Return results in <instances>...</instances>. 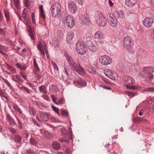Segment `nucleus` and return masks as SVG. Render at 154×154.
<instances>
[{
	"instance_id": "1",
	"label": "nucleus",
	"mask_w": 154,
	"mask_h": 154,
	"mask_svg": "<svg viewBox=\"0 0 154 154\" xmlns=\"http://www.w3.org/2000/svg\"><path fill=\"white\" fill-rule=\"evenodd\" d=\"M66 60L69 65L71 68L80 75L85 73V71L83 67L80 64H77L74 62L73 58L68 55L66 56Z\"/></svg>"
},
{
	"instance_id": "26",
	"label": "nucleus",
	"mask_w": 154,
	"mask_h": 154,
	"mask_svg": "<svg viewBox=\"0 0 154 154\" xmlns=\"http://www.w3.org/2000/svg\"><path fill=\"white\" fill-rule=\"evenodd\" d=\"M125 86L127 88L130 89L132 90H138L140 89V87L138 86L129 85H125Z\"/></svg>"
},
{
	"instance_id": "64",
	"label": "nucleus",
	"mask_w": 154,
	"mask_h": 154,
	"mask_svg": "<svg viewBox=\"0 0 154 154\" xmlns=\"http://www.w3.org/2000/svg\"><path fill=\"white\" fill-rule=\"evenodd\" d=\"M6 115L7 119L9 121L12 119V118H11V117L9 114L6 113Z\"/></svg>"
},
{
	"instance_id": "28",
	"label": "nucleus",
	"mask_w": 154,
	"mask_h": 154,
	"mask_svg": "<svg viewBox=\"0 0 154 154\" xmlns=\"http://www.w3.org/2000/svg\"><path fill=\"white\" fill-rule=\"evenodd\" d=\"M22 138L19 135H16L14 137L15 142L16 143L21 144Z\"/></svg>"
},
{
	"instance_id": "15",
	"label": "nucleus",
	"mask_w": 154,
	"mask_h": 154,
	"mask_svg": "<svg viewBox=\"0 0 154 154\" xmlns=\"http://www.w3.org/2000/svg\"><path fill=\"white\" fill-rule=\"evenodd\" d=\"M111 15V14H109V13L107 15V16H109L110 17ZM109 23L111 26L112 27H116L117 23L116 19L113 18L112 17H111Z\"/></svg>"
},
{
	"instance_id": "9",
	"label": "nucleus",
	"mask_w": 154,
	"mask_h": 154,
	"mask_svg": "<svg viewBox=\"0 0 154 154\" xmlns=\"http://www.w3.org/2000/svg\"><path fill=\"white\" fill-rule=\"evenodd\" d=\"M99 61L102 64L106 65L110 64L112 62V60L109 56L104 55L101 57Z\"/></svg>"
},
{
	"instance_id": "42",
	"label": "nucleus",
	"mask_w": 154,
	"mask_h": 154,
	"mask_svg": "<svg viewBox=\"0 0 154 154\" xmlns=\"http://www.w3.org/2000/svg\"><path fill=\"white\" fill-rule=\"evenodd\" d=\"M6 35L5 31L2 29L0 27V35L4 37H5Z\"/></svg>"
},
{
	"instance_id": "62",
	"label": "nucleus",
	"mask_w": 154,
	"mask_h": 154,
	"mask_svg": "<svg viewBox=\"0 0 154 154\" xmlns=\"http://www.w3.org/2000/svg\"><path fill=\"white\" fill-rule=\"evenodd\" d=\"M100 86L105 89L108 90L111 89V88L110 87H107L105 85H100Z\"/></svg>"
},
{
	"instance_id": "21",
	"label": "nucleus",
	"mask_w": 154,
	"mask_h": 154,
	"mask_svg": "<svg viewBox=\"0 0 154 154\" xmlns=\"http://www.w3.org/2000/svg\"><path fill=\"white\" fill-rule=\"evenodd\" d=\"M60 127H61L60 130V134L62 135L64 137H67V134H66V130L64 128V127L60 125Z\"/></svg>"
},
{
	"instance_id": "19",
	"label": "nucleus",
	"mask_w": 154,
	"mask_h": 154,
	"mask_svg": "<svg viewBox=\"0 0 154 154\" xmlns=\"http://www.w3.org/2000/svg\"><path fill=\"white\" fill-rule=\"evenodd\" d=\"M136 0H125L126 5L130 7H132L136 3Z\"/></svg>"
},
{
	"instance_id": "7",
	"label": "nucleus",
	"mask_w": 154,
	"mask_h": 154,
	"mask_svg": "<svg viewBox=\"0 0 154 154\" xmlns=\"http://www.w3.org/2000/svg\"><path fill=\"white\" fill-rule=\"evenodd\" d=\"M66 18H63L66 21V23L67 26L70 28L73 27L75 25V22L72 16L71 15L65 16Z\"/></svg>"
},
{
	"instance_id": "14",
	"label": "nucleus",
	"mask_w": 154,
	"mask_h": 154,
	"mask_svg": "<svg viewBox=\"0 0 154 154\" xmlns=\"http://www.w3.org/2000/svg\"><path fill=\"white\" fill-rule=\"evenodd\" d=\"M134 122L136 123H148V120L146 119L143 117H139L135 118L134 119Z\"/></svg>"
},
{
	"instance_id": "52",
	"label": "nucleus",
	"mask_w": 154,
	"mask_h": 154,
	"mask_svg": "<svg viewBox=\"0 0 154 154\" xmlns=\"http://www.w3.org/2000/svg\"><path fill=\"white\" fill-rule=\"evenodd\" d=\"M51 119L53 122H60V121L58 119H56L55 117H51Z\"/></svg>"
},
{
	"instance_id": "11",
	"label": "nucleus",
	"mask_w": 154,
	"mask_h": 154,
	"mask_svg": "<svg viewBox=\"0 0 154 154\" xmlns=\"http://www.w3.org/2000/svg\"><path fill=\"white\" fill-rule=\"evenodd\" d=\"M87 46L90 51L93 52H96L98 49L97 45L95 42L90 43L89 45H87Z\"/></svg>"
},
{
	"instance_id": "13",
	"label": "nucleus",
	"mask_w": 154,
	"mask_h": 154,
	"mask_svg": "<svg viewBox=\"0 0 154 154\" xmlns=\"http://www.w3.org/2000/svg\"><path fill=\"white\" fill-rule=\"evenodd\" d=\"M146 53L144 50L142 49H139L137 54V56L139 57L144 59L146 57Z\"/></svg>"
},
{
	"instance_id": "55",
	"label": "nucleus",
	"mask_w": 154,
	"mask_h": 154,
	"mask_svg": "<svg viewBox=\"0 0 154 154\" xmlns=\"http://www.w3.org/2000/svg\"><path fill=\"white\" fill-rule=\"evenodd\" d=\"M64 139L63 138H60V141L61 142H62L63 141H66V142H68L69 143V141L67 139V137H64Z\"/></svg>"
},
{
	"instance_id": "48",
	"label": "nucleus",
	"mask_w": 154,
	"mask_h": 154,
	"mask_svg": "<svg viewBox=\"0 0 154 154\" xmlns=\"http://www.w3.org/2000/svg\"><path fill=\"white\" fill-rule=\"evenodd\" d=\"M61 113L62 114L63 116H68V112L64 109L61 110Z\"/></svg>"
},
{
	"instance_id": "23",
	"label": "nucleus",
	"mask_w": 154,
	"mask_h": 154,
	"mask_svg": "<svg viewBox=\"0 0 154 154\" xmlns=\"http://www.w3.org/2000/svg\"><path fill=\"white\" fill-rule=\"evenodd\" d=\"M126 79H127L126 83L128 84L129 85H131L134 82V80L130 76H127Z\"/></svg>"
},
{
	"instance_id": "43",
	"label": "nucleus",
	"mask_w": 154,
	"mask_h": 154,
	"mask_svg": "<svg viewBox=\"0 0 154 154\" xmlns=\"http://www.w3.org/2000/svg\"><path fill=\"white\" fill-rule=\"evenodd\" d=\"M91 37L88 36L86 37L85 41L86 42V45H89L90 43H92V42L91 41Z\"/></svg>"
},
{
	"instance_id": "51",
	"label": "nucleus",
	"mask_w": 154,
	"mask_h": 154,
	"mask_svg": "<svg viewBox=\"0 0 154 154\" xmlns=\"http://www.w3.org/2000/svg\"><path fill=\"white\" fill-rule=\"evenodd\" d=\"M11 124L12 126H14L15 125H16L17 124L15 122L14 120L12 118L9 121Z\"/></svg>"
},
{
	"instance_id": "45",
	"label": "nucleus",
	"mask_w": 154,
	"mask_h": 154,
	"mask_svg": "<svg viewBox=\"0 0 154 154\" xmlns=\"http://www.w3.org/2000/svg\"><path fill=\"white\" fill-rule=\"evenodd\" d=\"M63 35V33L61 30H58L57 31V36L58 38L62 37Z\"/></svg>"
},
{
	"instance_id": "27",
	"label": "nucleus",
	"mask_w": 154,
	"mask_h": 154,
	"mask_svg": "<svg viewBox=\"0 0 154 154\" xmlns=\"http://www.w3.org/2000/svg\"><path fill=\"white\" fill-rule=\"evenodd\" d=\"M94 35L96 38L101 39L103 38V35L101 32L100 31L96 32Z\"/></svg>"
},
{
	"instance_id": "24",
	"label": "nucleus",
	"mask_w": 154,
	"mask_h": 154,
	"mask_svg": "<svg viewBox=\"0 0 154 154\" xmlns=\"http://www.w3.org/2000/svg\"><path fill=\"white\" fill-rule=\"evenodd\" d=\"M52 146L56 150H59L61 147V145L59 143L57 142H54L52 143Z\"/></svg>"
},
{
	"instance_id": "12",
	"label": "nucleus",
	"mask_w": 154,
	"mask_h": 154,
	"mask_svg": "<svg viewBox=\"0 0 154 154\" xmlns=\"http://www.w3.org/2000/svg\"><path fill=\"white\" fill-rule=\"evenodd\" d=\"M74 34L73 32L70 31L68 32L66 36V40L70 44L73 43L72 39L73 38Z\"/></svg>"
},
{
	"instance_id": "35",
	"label": "nucleus",
	"mask_w": 154,
	"mask_h": 154,
	"mask_svg": "<svg viewBox=\"0 0 154 154\" xmlns=\"http://www.w3.org/2000/svg\"><path fill=\"white\" fill-rule=\"evenodd\" d=\"M39 89L41 92L44 93H45L47 92L45 87L44 85H42L39 86Z\"/></svg>"
},
{
	"instance_id": "54",
	"label": "nucleus",
	"mask_w": 154,
	"mask_h": 154,
	"mask_svg": "<svg viewBox=\"0 0 154 154\" xmlns=\"http://www.w3.org/2000/svg\"><path fill=\"white\" fill-rule=\"evenodd\" d=\"M15 78L17 79V80L19 81L20 82H23V80L21 79L19 76L18 75H17L15 76Z\"/></svg>"
},
{
	"instance_id": "33",
	"label": "nucleus",
	"mask_w": 154,
	"mask_h": 154,
	"mask_svg": "<svg viewBox=\"0 0 154 154\" xmlns=\"http://www.w3.org/2000/svg\"><path fill=\"white\" fill-rule=\"evenodd\" d=\"M33 65L34 66V67L35 69V70L37 71H40V69L37 64L35 59V58H34L33 59Z\"/></svg>"
},
{
	"instance_id": "17",
	"label": "nucleus",
	"mask_w": 154,
	"mask_h": 154,
	"mask_svg": "<svg viewBox=\"0 0 154 154\" xmlns=\"http://www.w3.org/2000/svg\"><path fill=\"white\" fill-rule=\"evenodd\" d=\"M85 68L87 71L91 73L95 74L96 73L95 68L90 65H86Z\"/></svg>"
},
{
	"instance_id": "41",
	"label": "nucleus",
	"mask_w": 154,
	"mask_h": 154,
	"mask_svg": "<svg viewBox=\"0 0 154 154\" xmlns=\"http://www.w3.org/2000/svg\"><path fill=\"white\" fill-rule=\"evenodd\" d=\"M2 79L3 80V81L5 82L6 83V84L8 86L9 88L11 89V88L12 87V86L10 83L6 79H5L4 78H2Z\"/></svg>"
},
{
	"instance_id": "40",
	"label": "nucleus",
	"mask_w": 154,
	"mask_h": 154,
	"mask_svg": "<svg viewBox=\"0 0 154 154\" xmlns=\"http://www.w3.org/2000/svg\"><path fill=\"white\" fill-rule=\"evenodd\" d=\"M13 1L16 8L17 9H19L20 6L19 0H13Z\"/></svg>"
},
{
	"instance_id": "31",
	"label": "nucleus",
	"mask_w": 154,
	"mask_h": 154,
	"mask_svg": "<svg viewBox=\"0 0 154 154\" xmlns=\"http://www.w3.org/2000/svg\"><path fill=\"white\" fill-rule=\"evenodd\" d=\"M13 109L18 112L20 114H22V112L21 111L20 109L16 105H14L13 106Z\"/></svg>"
},
{
	"instance_id": "58",
	"label": "nucleus",
	"mask_w": 154,
	"mask_h": 154,
	"mask_svg": "<svg viewBox=\"0 0 154 154\" xmlns=\"http://www.w3.org/2000/svg\"><path fill=\"white\" fill-rule=\"evenodd\" d=\"M8 129L9 131L11 133L14 134L16 132L15 130L13 128L11 127V128H9Z\"/></svg>"
},
{
	"instance_id": "32",
	"label": "nucleus",
	"mask_w": 154,
	"mask_h": 154,
	"mask_svg": "<svg viewBox=\"0 0 154 154\" xmlns=\"http://www.w3.org/2000/svg\"><path fill=\"white\" fill-rule=\"evenodd\" d=\"M64 71H63V72H65L67 77H69L70 75L69 73L70 72V69L68 67H64Z\"/></svg>"
},
{
	"instance_id": "39",
	"label": "nucleus",
	"mask_w": 154,
	"mask_h": 154,
	"mask_svg": "<svg viewBox=\"0 0 154 154\" xmlns=\"http://www.w3.org/2000/svg\"><path fill=\"white\" fill-rule=\"evenodd\" d=\"M7 66L8 67V69L10 70L13 73H15L16 72V69L14 68L12 66H10L8 64H7Z\"/></svg>"
},
{
	"instance_id": "20",
	"label": "nucleus",
	"mask_w": 154,
	"mask_h": 154,
	"mask_svg": "<svg viewBox=\"0 0 154 154\" xmlns=\"http://www.w3.org/2000/svg\"><path fill=\"white\" fill-rule=\"evenodd\" d=\"M77 85L81 87H85L86 86V82L80 78L77 81L75 82Z\"/></svg>"
},
{
	"instance_id": "22",
	"label": "nucleus",
	"mask_w": 154,
	"mask_h": 154,
	"mask_svg": "<svg viewBox=\"0 0 154 154\" xmlns=\"http://www.w3.org/2000/svg\"><path fill=\"white\" fill-rule=\"evenodd\" d=\"M110 75V78L112 80H116L118 79V74L115 72L112 71Z\"/></svg>"
},
{
	"instance_id": "53",
	"label": "nucleus",
	"mask_w": 154,
	"mask_h": 154,
	"mask_svg": "<svg viewBox=\"0 0 154 154\" xmlns=\"http://www.w3.org/2000/svg\"><path fill=\"white\" fill-rule=\"evenodd\" d=\"M111 72H112V71L109 70L108 71L106 72L105 73L106 75L108 77L110 78V76H111Z\"/></svg>"
},
{
	"instance_id": "3",
	"label": "nucleus",
	"mask_w": 154,
	"mask_h": 154,
	"mask_svg": "<svg viewBox=\"0 0 154 154\" xmlns=\"http://www.w3.org/2000/svg\"><path fill=\"white\" fill-rule=\"evenodd\" d=\"M61 10V6L59 3H56L53 5L51 8L52 16L56 18L58 17L60 14Z\"/></svg>"
},
{
	"instance_id": "38",
	"label": "nucleus",
	"mask_w": 154,
	"mask_h": 154,
	"mask_svg": "<svg viewBox=\"0 0 154 154\" xmlns=\"http://www.w3.org/2000/svg\"><path fill=\"white\" fill-rule=\"evenodd\" d=\"M51 108L54 111L56 112L58 115H60V114L59 112V109L58 108L56 107L53 105H51Z\"/></svg>"
},
{
	"instance_id": "25",
	"label": "nucleus",
	"mask_w": 154,
	"mask_h": 154,
	"mask_svg": "<svg viewBox=\"0 0 154 154\" xmlns=\"http://www.w3.org/2000/svg\"><path fill=\"white\" fill-rule=\"evenodd\" d=\"M16 118L17 119V121L18 124V127L20 129H22V127L23 126V124L22 123L21 121L16 116Z\"/></svg>"
},
{
	"instance_id": "18",
	"label": "nucleus",
	"mask_w": 154,
	"mask_h": 154,
	"mask_svg": "<svg viewBox=\"0 0 154 154\" xmlns=\"http://www.w3.org/2000/svg\"><path fill=\"white\" fill-rule=\"evenodd\" d=\"M41 116L42 119V121L46 122L49 119V114L46 112H41Z\"/></svg>"
},
{
	"instance_id": "61",
	"label": "nucleus",
	"mask_w": 154,
	"mask_h": 154,
	"mask_svg": "<svg viewBox=\"0 0 154 154\" xmlns=\"http://www.w3.org/2000/svg\"><path fill=\"white\" fill-rule=\"evenodd\" d=\"M44 133L45 135L47 137H50L51 135V134L50 132L47 131H45Z\"/></svg>"
},
{
	"instance_id": "56",
	"label": "nucleus",
	"mask_w": 154,
	"mask_h": 154,
	"mask_svg": "<svg viewBox=\"0 0 154 154\" xmlns=\"http://www.w3.org/2000/svg\"><path fill=\"white\" fill-rule=\"evenodd\" d=\"M64 100V98L63 97H61L60 99L57 102V104H60L62 103L63 101Z\"/></svg>"
},
{
	"instance_id": "6",
	"label": "nucleus",
	"mask_w": 154,
	"mask_h": 154,
	"mask_svg": "<svg viewBox=\"0 0 154 154\" xmlns=\"http://www.w3.org/2000/svg\"><path fill=\"white\" fill-rule=\"evenodd\" d=\"M98 18L97 19V23L100 26L103 27L105 26L107 24L106 19L104 16L100 14L98 15Z\"/></svg>"
},
{
	"instance_id": "60",
	"label": "nucleus",
	"mask_w": 154,
	"mask_h": 154,
	"mask_svg": "<svg viewBox=\"0 0 154 154\" xmlns=\"http://www.w3.org/2000/svg\"><path fill=\"white\" fill-rule=\"evenodd\" d=\"M40 16L41 17H43L44 19L45 18V16L44 11H40Z\"/></svg>"
},
{
	"instance_id": "63",
	"label": "nucleus",
	"mask_w": 154,
	"mask_h": 154,
	"mask_svg": "<svg viewBox=\"0 0 154 154\" xmlns=\"http://www.w3.org/2000/svg\"><path fill=\"white\" fill-rule=\"evenodd\" d=\"M146 91H154V88H147L145 89Z\"/></svg>"
},
{
	"instance_id": "16",
	"label": "nucleus",
	"mask_w": 154,
	"mask_h": 154,
	"mask_svg": "<svg viewBox=\"0 0 154 154\" xmlns=\"http://www.w3.org/2000/svg\"><path fill=\"white\" fill-rule=\"evenodd\" d=\"M88 20L89 19L88 18L87 15L85 16L81 15L79 16V22L81 23H86Z\"/></svg>"
},
{
	"instance_id": "47",
	"label": "nucleus",
	"mask_w": 154,
	"mask_h": 154,
	"mask_svg": "<svg viewBox=\"0 0 154 154\" xmlns=\"http://www.w3.org/2000/svg\"><path fill=\"white\" fill-rule=\"evenodd\" d=\"M4 48V47L0 44V53H1L3 55H6V54L3 52Z\"/></svg>"
},
{
	"instance_id": "44",
	"label": "nucleus",
	"mask_w": 154,
	"mask_h": 154,
	"mask_svg": "<svg viewBox=\"0 0 154 154\" xmlns=\"http://www.w3.org/2000/svg\"><path fill=\"white\" fill-rule=\"evenodd\" d=\"M0 96L1 97H3L6 100H8V98L6 96H5L4 93L1 89H0Z\"/></svg>"
},
{
	"instance_id": "34",
	"label": "nucleus",
	"mask_w": 154,
	"mask_h": 154,
	"mask_svg": "<svg viewBox=\"0 0 154 154\" xmlns=\"http://www.w3.org/2000/svg\"><path fill=\"white\" fill-rule=\"evenodd\" d=\"M29 142L31 145L33 146H36L37 144V141L34 138H30L29 140Z\"/></svg>"
},
{
	"instance_id": "36",
	"label": "nucleus",
	"mask_w": 154,
	"mask_h": 154,
	"mask_svg": "<svg viewBox=\"0 0 154 154\" xmlns=\"http://www.w3.org/2000/svg\"><path fill=\"white\" fill-rule=\"evenodd\" d=\"M125 92L126 94L128 96L132 97L134 96L137 94V93L135 92L125 91Z\"/></svg>"
},
{
	"instance_id": "59",
	"label": "nucleus",
	"mask_w": 154,
	"mask_h": 154,
	"mask_svg": "<svg viewBox=\"0 0 154 154\" xmlns=\"http://www.w3.org/2000/svg\"><path fill=\"white\" fill-rule=\"evenodd\" d=\"M110 146V143L108 142L107 143H106L105 145V147L108 149L107 152H109L110 150V148H109V146Z\"/></svg>"
},
{
	"instance_id": "49",
	"label": "nucleus",
	"mask_w": 154,
	"mask_h": 154,
	"mask_svg": "<svg viewBox=\"0 0 154 154\" xmlns=\"http://www.w3.org/2000/svg\"><path fill=\"white\" fill-rule=\"evenodd\" d=\"M23 3L24 4L25 6L27 8L29 9V6L28 5L29 3V0H23Z\"/></svg>"
},
{
	"instance_id": "5",
	"label": "nucleus",
	"mask_w": 154,
	"mask_h": 154,
	"mask_svg": "<svg viewBox=\"0 0 154 154\" xmlns=\"http://www.w3.org/2000/svg\"><path fill=\"white\" fill-rule=\"evenodd\" d=\"M144 74L143 77L145 78L146 80L153 79V75L152 73L154 71V68L151 67H146L143 69Z\"/></svg>"
},
{
	"instance_id": "57",
	"label": "nucleus",
	"mask_w": 154,
	"mask_h": 154,
	"mask_svg": "<svg viewBox=\"0 0 154 154\" xmlns=\"http://www.w3.org/2000/svg\"><path fill=\"white\" fill-rule=\"evenodd\" d=\"M23 90L28 94H30L31 92L30 90L25 86H24Z\"/></svg>"
},
{
	"instance_id": "4",
	"label": "nucleus",
	"mask_w": 154,
	"mask_h": 154,
	"mask_svg": "<svg viewBox=\"0 0 154 154\" xmlns=\"http://www.w3.org/2000/svg\"><path fill=\"white\" fill-rule=\"evenodd\" d=\"M76 50L78 54L84 55L86 52L87 48L83 42L78 41L76 44Z\"/></svg>"
},
{
	"instance_id": "50",
	"label": "nucleus",
	"mask_w": 154,
	"mask_h": 154,
	"mask_svg": "<svg viewBox=\"0 0 154 154\" xmlns=\"http://www.w3.org/2000/svg\"><path fill=\"white\" fill-rule=\"evenodd\" d=\"M52 64L53 65V67L54 69H56L57 71H59V68L57 64L55 62H52Z\"/></svg>"
},
{
	"instance_id": "37",
	"label": "nucleus",
	"mask_w": 154,
	"mask_h": 154,
	"mask_svg": "<svg viewBox=\"0 0 154 154\" xmlns=\"http://www.w3.org/2000/svg\"><path fill=\"white\" fill-rule=\"evenodd\" d=\"M28 109L31 115H32L33 116H34L35 115V112L34 109L31 107H29L28 108Z\"/></svg>"
},
{
	"instance_id": "8",
	"label": "nucleus",
	"mask_w": 154,
	"mask_h": 154,
	"mask_svg": "<svg viewBox=\"0 0 154 154\" xmlns=\"http://www.w3.org/2000/svg\"><path fill=\"white\" fill-rule=\"evenodd\" d=\"M154 22V20L152 18L147 17L143 20L142 23L146 27L149 28L152 26Z\"/></svg>"
},
{
	"instance_id": "2",
	"label": "nucleus",
	"mask_w": 154,
	"mask_h": 154,
	"mask_svg": "<svg viewBox=\"0 0 154 154\" xmlns=\"http://www.w3.org/2000/svg\"><path fill=\"white\" fill-rule=\"evenodd\" d=\"M134 45V43L130 37L126 36L124 38L123 41V46L131 54L135 53V50L133 48Z\"/></svg>"
},
{
	"instance_id": "29",
	"label": "nucleus",
	"mask_w": 154,
	"mask_h": 154,
	"mask_svg": "<svg viewBox=\"0 0 154 154\" xmlns=\"http://www.w3.org/2000/svg\"><path fill=\"white\" fill-rule=\"evenodd\" d=\"M5 16L6 18V20L7 22L10 21V16L9 13L8 11L5 10L4 11Z\"/></svg>"
},
{
	"instance_id": "10",
	"label": "nucleus",
	"mask_w": 154,
	"mask_h": 154,
	"mask_svg": "<svg viewBox=\"0 0 154 154\" xmlns=\"http://www.w3.org/2000/svg\"><path fill=\"white\" fill-rule=\"evenodd\" d=\"M68 9L71 13L74 14L77 11V8L75 2L69 1L68 3Z\"/></svg>"
},
{
	"instance_id": "30",
	"label": "nucleus",
	"mask_w": 154,
	"mask_h": 154,
	"mask_svg": "<svg viewBox=\"0 0 154 154\" xmlns=\"http://www.w3.org/2000/svg\"><path fill=\"white\" fill-rule=\"evenodd\" d=\"M3 42L5 44L8 45H13V43L9 39L5 38V40H4Z\"/></svg>"
},
{
	"instance_id": "46",
	"label": "nucleus",
	"mask_w": 154,
	"mask_h": 154,
	"mask_svg": "<svg viewBox=\"0 0 154 154\" xmlns=\"http://www.w3.org/2000/svg\"><path fill=\"white\" fill-rule=\"evenodd\" d=\"M26 152L27 154H35V153L34 150L31 149H26Z\"/></svg>"
}]
</instances>
